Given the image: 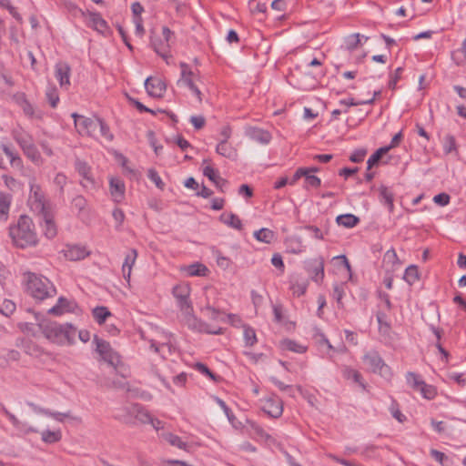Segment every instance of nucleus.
Listing matches in <instances>:
<instances>
[{
    "instance_id": "obj_39",
    "label": "nucleus",
    "mask_w": 466,
    "mask_h": 466,
    "mask_svg": "<svg viewBox=\"0 0 466 466\" xmlns=\"http://www.w3.org/2000/svg\"><path fill=\"white\" fill-rule=\"evenodd\" d=\"M381 201L388 207L389 211L392 212L394 208L393 205V194L387 187H381L380 190Z\"/></svg>"
},
{
    "instance_id": "obj_49",
    "label": "nucleus",
    "mask_w": 466,
    "mask_h": 466,
    "mask_svg": "<svg viewBox=\"0 0 466 466\" xmlns=\"http://www.w3.org/2000/svg\"><path fill=\"white\" fill-rule=\"evenodd\" d=\"M290 289L293 292V295L297 297H300L305 294L307 290V283L306 282H292L290 286Z\"/></svg>"
},
{
    "instance_id": "obj_58",
    "label": "nucleus",
    "mask_w": 466,
    "mask_h": 466,
    "mask_svg": "<svg viewBox=\"0 0 466 466\" xmlns=\"http://www.w3.org/2000/svg\"><path fill=\"white\" fill-rule=\"evenodd\" d=\"M310 172L311 171H307V175H304L307 184L312 187H319L321 184L320 178L314 175H310Z\"/></svg>"
},
{
    "instance_id": "obj_64",
    "label": "nucleus",
    "mask_w": 466,
    "mask_h": 466,
    "mask_svg": "<svg viewBox=\"0 0 466 466\" xmlns=\"http://www.w3.org/2000/svg\"><path fill=\"white\" fill-rule=\"evenodd\" d=\"M232 135V128L228 125L223 126L219 130L220 140L228 141Z\"/></svg>"
},
{
    "instance_id": "obj_50",
    "label": "nucleus",
    "mask_w": 466,
    "mask_h": 466,
    "mask_svg": "<svg viewBox=\"0 0 466 466\" xmlns=\"http://www.w3.org/2000/svg\"><path fill=\"white\" fill-rule=\"evenodd\" d=\"M307 171H314V172H318L319 171V168L317 167H312V168H304V167H300V168H298L293 176V177L291 178V180L289 181V184L290 185H294L297 183V181L301 177H304V175H307Z\"/></svg>"
},
{
    "instance_id": "obj_43",
    "label": "nucleus",
    "mask_w": 466,
    "mask_h": 466,
    "mask_svg": "<svg viewBox=\"0 0 466 466\" xmlns=\"http://www.w3.org/2000/svg\"><path fill=\"white\" fill-rule=\"evenodd\" d=\"M46 98L52 107H56L59 102V96L57 89L54 86L47 87L46 91Z\"/></svg>"
},
{
    "instance_id": "obj_34",
    "label": "nucleus",
    "mask_w": 466,
    "mask_h": 466,
    "mask_svg": "<svg viewBox=\"0 0 466 466\" xmlns=\"http://www.w3.org/2000/svg\"><path fill=\"white\" fill-rule=\"evenodd\" d=\"M336 221L340 226L351 228L359 223L360 219L352 214H345L337 217Z\"/></svg>"
},
{
    "instance_id": "obj_28",
    "label": "nucleus",
    "mask_w": 466,
    "mask_h": 466,
    "mask_svg": "<svg viewBox=\"0 0 466 466\" xmlns=\"http://www.w3.org/2000/svg\"><path fill=\"white\" fill-rule=\"evenodd\" d=\"M181 68V76L177 81V84H184L187 86L192 85L194 83L195 75L189 66L186 63L180 64Z\"/></svg>"
},
{
    "instance_id": "obj_11",
    "label": "nucleus",
    "mask_w": 466,
    "mask_h": 466,
    "mask_svg": "<svg viewBox=\"0 0 466 466\" xmlns=\"http://www.w3.org/2000/svg\"><path fill=\"white\" fill-rule=\"evenodd\" d=\"M95 343L96 346V351L104 360L112 365H116L119 363L120 360L118 354L112 350L108 342L95 337Z\"/></svg>"
},
{
    "instance_id": "obj_47",
    "label": "nucleus",
    "mask_w": 466,
    "mask_h": 466,
    "mask_svg": "<svg viewBox=\"0 0 466 466\" xmlns=\"http://www.w3.org/2000/svg\"><path fill=\"white\" fill-rule=\"evenodd\" d=\"M314 339H315L316 343L319 345V347H325L327 349L326 353L335 350V349L333 348V346L330 344V342L325 337L324 334L318 332V333H316Z\"/></svg>"
},
{
    "instance_id": "obj_20",
    "label": "nucleus",
    "mask_w": 466,
    "mask_h": 466,
    "mask_svg": "<svg viewBox=\"0 0 466 466\" xmlns=\"http://www.w3.org/2000/svg\"><path fill=\"white\" fill-rule=\"evenodd\" d=\"M246 134L248 137H250L252 140L260 143L262 145H267L271 140V135L269 132L256 128V127H249L247 129Z\"/></svg>"
},
{
    "instance_id": "obj_36",
    "label": "nucleus",
    "mask_w": 466,
    "mask_h": 466,
    "mask_svg": "<svg viewBox=\"0 0 466 466\" xmlns=\"http://www.w3.org/2000/svg\"><path fill=\"white\" fill-rule=\"evenodd\" d=\"M132 410L137 421L143 424L148 423L151 414L147 410L137 405L133 406Z\"/></svg>"
},
{
    "instance_id": "obj_46",
    "label": "nucleus",
    "mask_w": 466,
    "mask_h": 466,
    "mask_svg": "<svg viewBox=\"0 0 466 466\" xmlns=\"http://www.w3.org/2000/svg\"><path fill=\"white\" fill-rule=\"evenodd\" d=\"M390 150V147H380L368 159V168H371L374 165H376L380 159L382 157L384 154H386Z\"/></svg>"
},
{
    "instance_id": "obj_63",
    "label": "nucleus",
    "mask_w": 466,
    "mask_h": 466,
    "mask_svg": "<svg viewBox=\"0 0 466 466\" xmlns=\"http://www.w3.org/2000/svg\"><path fill=\"white\" fill-rule=\"evenodd\" d=\"M271 263L274 267L280 269L281 273L284 272L285 266H284V262H283V259H282V257L280 256V254H279V253L274 254L271 258Z\"/></svg>"
},
{
    "instance_id": "obj_18",
    "label": "nucleus",
    "mask_w": 466,
    "mask_h": 466,
    "mask_svg": "<svg viewBox=\"0 0 466 466\" xmlns=\"http://www.w3.org/2000/svg\"><path fill=\"white\" fill-rule=\"evenodd\" d=\"M400 262L396 251L391 248L385 252L382 260V267L387 272H394L399 269Z\"/></svg>"
},
{
    "instance_id": "obj_16",
    "label": "nucleus",
    "mask_w": 466,
    "mask_h": 466,
    "mask_svg": "<svg viewBox=\"0 0 466 466\" xmlns=\"http://www.w3.org/2000/svg\"><path fill=\"white\" fill-rule=\"evenodd\" d=\"M70 66L66 63H58L56 66V77L62 88L68 89L70 86Z\"/></svg>"
},
{
    "instance_id": "obj_21",
    "label": "nucleus",
    "mask_w": 466,
    "mask_h": 466,
    "mask_svg": "<svg viewBox=\"0 0 466 466\" xmlns=\"http://www.w3.org/2000/svg\"><path fill=\"white\" fill-rule=\"evenodd\" d=\"M216 152L227 158L236 159L238 157V150L228 141L219 140L217 145Z\"/></svg>"
},
{
    "instance_id": "obj_42",
    "label": "nucleus",
    "mask_w": 466,
    "mask_h": 466,
    "mask_svg": "<svg viewBox=\"0 0 466 466\" xmlns=\"http://www.w3.org/2000/svg\"><path fill=\"white\" fill-rule=\"evenodd\" d=\"M443 149L445 154H451L452 152H458L455 137L451 135H447L443 138Z\"/></svg>"
},
{
    "instance_id": "obj_8",
    "label": "nucleus",
    "mask_w": 466,
    "mask_h": 466,
    "mask_svg": "<svg viewBox=\"0 0 466 466\" xmlns=\"http://www.w3.org/2000/svg\"><path fill=\"white\" fill-rule=\"evenodd\" d=\"M72 117L74 118L75 127L79 135L89 137L96 136V131L100 125L99 118L92 119L77 115L76 113H73Z\"/></svg>"
},
{
    "instance_id": "obj_32",
    "label": "nucleus",
    "mask_w": 466,
    "mask_h": 466,
    "mask_svg": "<svg viewBox=\"0 0 466 466\" xmlns=\"http://www.w3.org/2000/svg\"><path fill=\"white\" fill-rule=\"evenodd\" d=\"M41 439L48 444L56 443L62 439V432L60 430L44 431L41 432Z\"/></svg>"
},
{
    "instance_id": "obj_27",
    "label": "nucleus",
    "mask_w": 466,
    "mask_h": 466,
    "mask_svg": "<svg viewBox=\"0 0 466 466\" xmlns=\"http://www.w3.org/2000/svg\"><path fill=\"white\" fill-rule=\"evenodd\" d=\"M220 221L225 225L237 230L242 229V222L240 218L233 213H223L219 218Z\"/></svg>"
},
{
    "instance_id": "obj_10",
    "label": "nucleus",
    "mask_w": 466,
    "mask_h": 466,
    "mask_svg": "<svg viewBox=\"0 0 466 466\" xmlns=\"http://www.w3.org/2000/svg\"><path fill=\"white\" fill-rule=\"evenodd\" d=\"M79 308L75 300L60 297L55 306L50 308L47 312L54 316H61L66 313H77Z\"/></svg>"
},
{
    "instance_id": "obj_53",
    "label": "nucleus",
    "mask_w": 466,
    "mask_h": 466,
    "mask_svg": "<svg viewBox=\"0 0 466 466\" xmlns=\"http://www.w3.org/2000/svg\"><path fill=\"white\" fill-rule=\"evenodd\" d=\"M147 176L149 179L157 186V187H158L159 189L164 188V183L156 170L149 169L147 172Z\"/></svg>"
},
{
    "instance_id": "obj_2",
    "label": "nucleus",
    "mask_w": 466,
    "mask_h": 466,
    "mask_svg": "<svg viewBox=\"0 0 466 466\" xmlns=\"http://www.w3.org/2000/svg\"><path fill=\"white\" fill-rule=\"evenodd\" d=\"M44 336L56 345H73L77 333L76 329L69 323L42 322L39 324Z\"/></svg>"
},
{
    "instance_id": "obj_61",
    "label": "nucleus",
    "mask_w": 466,
    "mask_h": 466,
    "mask_svg": "<svg viewBox=\"0 0 466 466\" xmlns=\"http://www.w3.org/2000/svg\"><path fill=\"white\" fill-rule=\"evenodd\" d=\"M190 123L197 129H201L206 124V119L203 116H192L190 117Z\"/></svg>"
},
{
    "instance_id": "obj_38",
    "label": "nucleus",
    "mask_w": 466,
    "mask_h": 466,
    "mask_svg": "<svg viewBox=\"0 0 466 466\" xmlns=\"http://www.w3.org/2000/svg\"><path fill=\"white\" fill-rule=\"evenodd\" d=\"M421 396L427 400H433L437 396V390L434 386L427 384L425 381L417 390Z\"/></svg>"
},
{
    "instance_id": "obj_24",
    "label": "nucleus",
    "mask_w": 466,
    "mask_h": 466,
    "mask_svg": "<svg viewBox=\"0 0 466 466\" xmlns=\"http://www.w3.org/2000/svg\"><path fill=\"white\" fill-rule=\"evenodd\" d=\"M3 152L0 153V167L3 168L6 167V164L9 163L14 167H20V160L15 158L13 153L5 147L2 148Z\"/></svg>"
},
{
    "instance_id": "obj_52",
    "label": "nucleus",
    "mask_w": 466,
    "mask_h": 466,
    "mask_svg": "<svg viewBox=\"0 0 466 466\" xmlns=\"http://www.w3.org/2000/svg\"><path fill=\"white\" fill-rule=\"evenodd\" d=\"M225 322H228L229 324H231L232 326L234 327H242L245 326L242 322V319L241 318L238 316V315H236V314H228V315H225L224 316V320Z\"/></svg>"
},
{
    "instance_id": "obj_22",
    "label": "nucleus",
    "mask_w": 466,
    "mask_h": 466,
    "mask_svg": "<svg viewBox=\"0 0 466 466\" xmlns=\"http://www.w3.org/2000/svg\"><path fill=\"white\" fill-rule=\"evenodd\" d=\"M279 346L282 350L291 351L299 354H303L308 350L307 346L289 339L281 340Z\"/></svg>"
},
{
    "instance_id": "obj_29",
    "label": "nucleus",
    "mask_w": 466,
    "mask_h": 466,
    "mask_svg": "<svg viewBox=\"0 0 466 466\" xmlns=\"http://www.w3.org/2000/svg\"><path fill=\"white\" fill-rule=\"evenodd\" d=\"M254 238L259 242L270 244L275 240L276 234L271 229L264 228L255 231Z\"/></svg>"
},
{
    "instance_id": "obj_19",
    "label": "nucleus",
    "mask_w": 466,
    "mask_h": 466,
    "mask_svg": "<svg viewBox=\"0 0 466 466\" xmlns=\"http://www.w3.org/2000/svg\"><path fill=\"white\" fill-rule=\"evenodd\" d=\"M76 170L83 177L82 184L86 187H94L96 186L95 179L92 176L91 168L85 162L76 163Z\"/></svg>"
},
{
    "instance_id": "obj_31",
    "label": "nucleus",
    "mask_w": 466,
    "mask_h": 466,
    "mask_svg": "<svg viewBox=\"0 0 466 466\" xmlns=\"http://www.w3.org/2000/svg\"><path fill=\"white\" fill-rule=\"evenodd\" d=\"M92 316L97 324L102 325L111 316V312L106 307L100 306L93 309Z\"/></svg>"
},
{
    "instance_id": "obj_3",
    "label": "nucleus",
    "mask_w": 466,
    "mask_h": 466,
    "mask_svg": "<svg viewBox=\"0 0 466 466\" xmlns=\"http://www.w3.org/2000/svg\"><path fill=\"white\" fill-rule=\"evenodd\" d=\"M34 192V208L41 215L44 224V234L48 238H53L56 236V226L54 222L53 208L48 200L46 199L45 195L38 186H31V192Z\"/></svg>"
},
{
    "instance_id": "obj_12",
    "label": "nucleus",
    "mask_w": 466,
    "mask_h": 466,
    "mask_svg": "<svg viewBox=\"0 0 466 466\" xmlns=\"http://www.w3.org/2000/svg\"><path fill=\"white\" fill-rule=\"evenodd\" d=\"M263 410L272 418H279L283 412L282 400L277 396H270L263 400Z\"/></svg>"
},
{
    "instance_id": "obj_25",
    "label": "nucleus",
    "mask_w": 466,
    "mask_h": 466,
    "mask_svg": "<svg viewBox=\"0 0 466 466\" xmlns=\"http://www.w3.org/2000/svg\"><path fill=\"white\" fill-rule=\"evenodd\" d=\"M181 270L186 272L187 276H206L208 273V268L202 263H194L188 266H184Z\"/></svg>"
},
{
    "instance_id": "obj_13",
    "label": "nucleus",
    "mask_w": 466,
    "mask_h": 466,
    "mask_svg": "<svg viewBox=\"0 0 466 466\" xmlns=\"http://www.w3.org/2000/svg\"><path fill=\"white\" fill-rule=\"evenodd\" d=\"M62 252L64 257L70 261L84 259L90 254L85 246L79 245H66Z\"/></svg>"
},
{
    "instance_id": "obj_41",
    "label": "nucleus",
    "mask_w": 466,
    "mask_h": 466,
    "mask_svg": "<svg viewBox=\"0 0 466 466\" xmlns=\"http://www.w3.org/2000/svg\"><path fill=\"white\" fill-rule=\"evenodd\" d=\"M243 329L246 345L252 347L257 343V336L255 330L248 325L243 326Z\"/></svg>"
},
{
    "instance_id": "obj_51",
    "label": "nucleus",
    "mask_w": 466,
    "mask_h": 466,
    "mask_svg": "<svg viewBox=\"0 0 466 466\" xmlns=\"http://www.w3.org/2000/svg\"><path fill=\"white\" fill-rule=\"evenodd\" d=\"M15 304L14 301L9 300V299L5 300L2 303L1 308H0V311L5 316L12 315L15 312Z\"/></svg>"
},
{
    "instance_id": "obj_9",
    "label": "nucleus",
    "mask_w": 466,
    "mask_h": 466,
    "mask_svg": "<svg viewBox=\"0 0 466 466\" xmlns=\"http://www.w3.org/2000/svg\"><path fill=\"white\" fill-rule=\"evenodd\" d=\"M161 35L165 43H160L157 38H152L151 43L154 47V50L159 56H161V57L167 62V64H169V59L172 56L169 54L168 49L171 44L174 42V33L170 31L168 27L164 26L162 27Z\"/></svg>"
},
{
    "instance_id": "obj_35",
    "label": "nucleus",
    "mask_w": 466,
    "mask_h": 466,
    "mask_svg": "<svg viewBox=\"0 0 466 466\" xmlns=\"http://www.w3.org/2000/svg\"><path fill=\"white\" fill-rule=\"evenodd\" d=\"M204 316L208 318L211 320L214 321H223L224 320V314L219 311L218 309H216L215 308L211 307L210 305H207L201 309Z\"/></svg>"
},
{
    "instance_id": "obj_48",
    "label": "nucleus",
    "mask_w": 466,
    "mask_h": 466,
    "mask_svg": "<svg viewBox=\"0 0 466 466\" xmlns=\"http://www.w3.org/2000/svg\"><path fill=\"white\" fill-rule=\"evenodd\" d=\"M406 380H407V383L414 390H417L421 386V384L424 382L422 380H420V378L417 374H415L413 372H409L406 375Z\"/></svg>"
},
{
    "instance_id": "obj_40",
    "label": "nucleus",
    "mask_w": 466,
    "mask_h": 466,
    "mask_svg": "<svg viewBox=\"0 0 466 466\" xmlns=\"http://www.w3.org/2000/svg\"><path fill=\"white\" fill-rule=\"evenodd\" d=\"M403 279L410 285L415 283L419 279L418 268L414 265L409 266L405 270Z\"/></svg>"
},
{
    "instance_id": "obj_30",
    "label": "nucleus",
    "mask_w": 466,
    "mask_h": 466,
    "mask_svg": "<svg viewBox=\"0 0 466 466\" xmlns=\"http://www.w3.org/2000/svg\"><path fill=\"white\" fill-rule=\"evenodd\" d=\"M11 204V197L5 193H0V221H6Z\"/></svg>"
},
{
    "instance_id": "obj_45",
    "label": "nucleus",
    "mask_w": 466,
    "mask_h": 466,
    "mask_svg": "<svg viewBox=\"0 0 466 466\" xmlns=\"http://www.w3.org/2000/svg\"><path fill=\"white\" fill-rule=\"evenodd\" d=\"M5 186L12 191H19L22 189L24 183L18 181L17 179L9 177V176H3Z\"/></svg>"
},
{
    "instance_id": "obj_1",
    "label": "nucleus",
    "mask_w": 466,
    "mask_h": 466,
    "mask_svg": "<svg viewBox=\"0 0 466 466\" xmlns=\"http://www.w3.org/2000/svg\"><path fill=\"white\" fill-rule=\"evenodd\" d=\"M191 288L188 283L181 282L177 284L173 289L172 294L177 299V304L181 311L183 321L186 325L199 332H207L209 334H222L221 328H210L208 324L202 322L193 314V306L189 299Z\"/></svg>"
},
{
    "instance_id": "obj_17",
    "label": "nucleus",
    "mask_w": 466,
    "mask_h": 466,
    "mask_svg": "<svg viewBox=\"0 0 466 466\" xmlns=\"http://www.w3.org/2000/svg\"><path fill=\"white\" fill-rule=\"evenodd\" d=\"M137 258V252L136 249H130L122 265V273L124 279L129 284L131 279L132 268L136 263Z\"/></svg>"
},
{
    "instance_id": "obj_59",
    "label": "nucleus",
    "mask_w": 466,
    "mask_h": 466,
    "mask_svg": "<svg viewBox=\"0 0 466 466\" xmlns=\"http://www.w3.org/2000/svg\"><path fill=\"white\" fill-rule=\"evenodd\" d=\"M187 380V374L181 372L173 378V383L177 388H184Z\"/></svg>"
},
{
    "instance_id": "obj_5",
    "label": "nucleus",
    "mask_w": 466,
    "mask_h": 466,
    "mask_svg": "<svg viewBox=\"0 0 466 466\" xmlns=\"http://www.w3.org/2000/svg\"><path fill=\"white\" fill-rule=\"evenodd\" d=\"M10 236L15 247L25 248L29 244V219L22 215L16 225L10 228Z\"/></svg>"
},
{
    "instance_id": "obj_15",
    "label": "nucleus",
    "mask_w": 466,
    "mask_h": 466,
    "mask_svg": "<svg viewBox=\"0 0 466 466\" xmlns=\"http://www.w3.org/2000/svg\"><path fill=\"white\" fill-rule=\"evenodd\" d=\"M110 194L115 202H121L125 197L126 187L122 179L111 177L109 180Z\"/></svg>"
},
{
    "instance_id": "obj_62",
    "label": "nucleus",
    "mask_w": 466,
    "mask_h": 466,
    "mask_svg": "<svg viewBox=\"0 0 466 466\" xmlns=\"http://www.w3.org/2000/svg\"><path fill=\"white\" fill-rule=\"evenodd\" d=\"M99 132L101 137H104L107 141H111L113 138V135L109 132L108 127L105 125V123L100 120V125L98 126Z\"/></svg>"
},
{
    "instance_id": "obj_60",
    "label": "nucleus",
    "mask_w": 466,
    "mask_h": 466,
    "mask_svg": "<svg viewBox=\"0 0 466 466\" xmlns=\"http://www.w3.org/2000/svg\"><path fill=\"white\" fill-rule=\"evenodd\" d=\"M450 196L446 193H441L433 198L434 203L440 206H447L450 203Z\"/></svg>"
},
{
    "instance_id": "obj_56",
    "label": "nucleus",
    "mask_w": 466,
    "mask_h": 466,
    "mask_svg": "<svg viewBox=\"0 0 466 466\" xmlns=\"http://www.w3.org/2000/svg\"><path fill=\"white\" fill-rule=\"evenodd\" d=\"M113 218L115 222L116 223V228H120L125 220V213L120 208H115L112 212Z\"/></svg>"
},
{
    "instance_id": "obj_37",
    "label": "nucleus",
    "mask_w": 466,
    "mask_h": 466,
    "mask_svg": "<svg viewBox=\"0 0 466 466\" xmlns=\"http://www.w3.org/2000/svg\"><path fill=\"white\" fill-rule=\"evenodd\" d=\"M195 370H197L198 372L203 374L204 376L208 377L211 380L215 382L220 381V377L213 373L205 364L197 362L192 366Z\"/></svg>"
},
{
    "instance_id": "obj_14",
    "label": "nucleus",
    "mask_w": 466,
    "mask_h": 466,
    "mask_svg": "<svg viewBox=\"0 0 466 466\" xmlns=\"http://www.w3.org/2000/svg\"><path fill=\"white\" fill-rule=\"evenodd\" d=\"M145 87L147 94L153 97H161L166 91L165 83L157 77H147L145 82Z\"/></svg>"
},
{
    "instance_id": "obj_54",
    "label": "nucleus",
    "mask_w": 466,
    "mask_h": 466,
    "mask_svg": "<svg viewBox=\"0 0 466 466\" xmlns=\"http://www.w3.org/2000/svg\"><path fill=\"white\" fill-rule=\"evenodd\" d=\"M367 154V150L364 148L356 149L350 157V160L353 163L361 162Z\"/></svg>"
},
{
    "instance_id": "obj_44",
    "label": "nucleus",
    "mask_w": 466,
    "mask_h": 466,
    "mask_svg": "<svg viewBox=\"0 0 466 466\" xmlns=\"http://www.w3.org/2000/svg\"><path fill=\"white\" fill-rule=\"evenodd\" d=\"M333 260L338 261L339 267L341 269H343L346 272L348 278L350 279L351 278V268H350V262H349L348 258H346V256L345 255L336 256L333 258Z\"/></svg>"
},
{
    "instance_id": "obj_4",
    "label": "nucleus",
    "mask_w": 466,
    "mask_h": 466,
    "mask_svg": "<svg viewBox=\"0 0 466 466\" xmlns=\"http://www.w3.org/2000/svg\"><path fill=\"white\" fill-rule=\"evenodd\" d=\"M56 289L53 284L43 276H31V298L36 302L53 298Z\"/></svg>"
},
{
    "instance_id": "obj_6",
    "label": "nucleus",
    "mask_w": 466,
    "mask_h": 466,
    "mask_svg": "<svg viewBox=\"0 0 466 466\" xmlns=\"http://www.w3.org/2000/svg\"><path fill=\"white\" fill-rule=\"evenodd\" d=\"M81 15L85 19L86 25L96 31L98 34L107 36L111 34L107 22L99 13L90 11L89 9L81 10Z\"/></svg>"
},
{
    "instance_id": "obj_23",
    "label": "nucleus",
    "mask_w": 466,
    "mask_h": 466,
    "mask_svg": "<svg viewBox=\"0 0 466 466\" xmlns=\"http://www.w3.org/2000/svg\"><path fill=\"white\" fill-rule=\"evenodd\" d=\"M160 438L167 441L171 446L177 447L183 451H188V444L182 441V439L171 432L161 433Z\"/></svg>"
},
{
    "instance_id": "obj_26",
    "label": "nucleus",
    "mask_w": 466,
    "mask_h": 466,
    "mask_svg": "<svg viewBox=\"0 0 466 466\" xmlns=\"http://www.w3.org/2000/svg\"><path fill=\"white\" fill-rule=\"evenodd\" d=\"M314 266L310 270L312 279L317 283H321L324 279V259L318 258L314 261Z\"/></svg>"
},
{
    "instance_id": "obj_55",
    "label": "nucleus",
    "mask_w": 466,
    "mask_h": 466,
    "mask_svg": "<svg viewBox=\"0 0 466 466\" xmlns=\"http://www.w3.org/2000/svg\"><path fill=\"white\" fill-rule=\"evenodd\" d=\"M363 36H361L360 34H354L350 35L347 38V47L349 49H355L359 44L360 43V40Z\"/></svg>"
},
{
    "instance_id": "obj_33",
    "label": "nucleus",
    "mask_w": 466,
    "mask_h": 466,
    "mask_svg": "<svg viewBox=\"0 0 466 466\" xmlns=\"http://www.w3.org/2000/svg\"><path fill=\"white\" fill-rule=\"evenodd\" d=\"M343 376L347 380H352L355 383L359 384L360 387L365 389V384L362 379L361 374L350 367H345L343 370Z\"/></svg>"
},
{
    "instance_id": "obj_57",
    "label": "nucleus",
    "mask_w": 466,
    "mask_h": 466,
    "mask_svg": "<svg viewBox=\"0 0 466 466\" xmlns=\"http://www.w3.org/2000/svg\"><path fill=\"white\" fill-rule=\"evenodd\" d=\"M203 174L212 182H214L218 177H219L218 172L210 165H207L203 167Z\"/></svg>"
},
{
    "instance_id": "obj_7",
    "label": "nucleus",
    "mask_w": 466,
    "mask_h": 466,
    "mask_svg": "<svg viewBox=\"0 0 466 466\" xmlns=\"http://www.w3.org/2000/svg\"><path fill=\"white\" fill-rule=\"evenodd\" d=\"M362 360L368 370L374 373H379L383 377L391 376L390 369L384 363L383 360L377 351L367 352L363 356Z\"/></svg>"
}]
</instances>
